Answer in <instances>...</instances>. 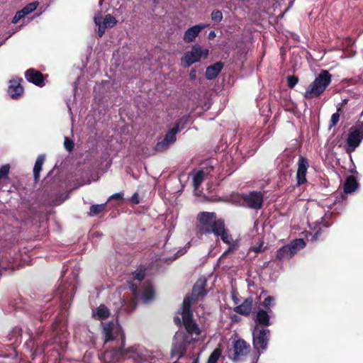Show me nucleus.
I'll list each match as a JSON object with an SVG mask.
<instances>
[{
  "label": "nucleus",
  "mask_w": 363,
  "mask_h": 363,
  "mask_svg": "<svg viewBox=\"0 0 363 363\" xmlns=\"http://www.w3.org/2000/svg\"><path fill=\"white\" fill-rule=\"evenodd\" d=\"M22 79L13 77L9 81L8 94L13 99H18L23 95V88L21 86Z\"/></svg>",
  "instance_id": "9b49d317"
},
{
  "label": "nucleus",
  "mask_w": 363,
  "mask_h": 363,
  "mask_svg": "<svg viewBox=\"0 0 363 363\" xmlns=\"http://www.w3.org/2000/svg\"><path fill=\"white\" fill-rule=\"evenodd\" d=\"M64 146L65 149L68 151H72L74 147V143L72 140H69L68 138H65L64 142Z\"/></svg>",
  "instance_id": "f704fd0d"
},
{
  "label": "nucleus",
  "mask_w": 363,
  "mask_h": 363,
  "mask_svg": "<svg viewBox=\"0 0 363 363\" xmlns=\"http://www.w3.org/2000/svg\"><path fill=\"white\" fill-rule=\"evenodd\" d=\"M216 37V33L214 31H211L209 33H208V38L209 39H213Z\"/></svg>",
  "instance_id": "49530a36"
},
{
  "label": "nucleus",
  "mask_w": 363,
  "mask_h": 363,
  "mask_svg": "<svg viewBox=\"0 0 363 363\" xmlns=\"http://www.w3.org/2000/svg\"><path fill=\"white\" fill-rule=\"evenodd\" d=\"M103 333L105 342L120 337L121 345L118 348L107 350L104 354V359L106 363H116L122 358L130 359L136 363H148L145 359L147 349L140 345H135L128 347H124L125 337L121 328L113 323L103 324Z\"/></svg>",
  "instance_id": "f03ea898"
},
{
  "label": "nucleus",
  "mask_w": 363,
  "mask_h": 363,
  "mask_svg": "<svg viewBox=\"0 0 363 363\" xmlns=\"http://www.w3.org/2000/svg\"><path fill=\"white\" fill-rule=\"evenodd\" d=\"M185 252H186V250H178L177 252L176 256L172 259H177L179 256L184 255Z\"/></svg>",
  "instance_id": "c03bdc74"
},
{
  "label": "nucleus",
  "mask_w": 363,
  "mask_h": 363,
  "mask_svg": "<svg viewBox=\"0 0 363 363\" xmlns=\"http://www.w3.org/2000/svg\"><path fill=\"white\" fill-rule=\"evenodd\" d=\"M268 311L264 310L263 308H259L256 318H255V325H258L259 326L266 328L270 325L269 315Z\"/></svg>",
  "instance_id": "dca6fc26"
},
{
  "label": "nucleus",
  "mask_w": 363,
  "mask_h": 363,
  "mask_svg": "<svg viewBox=\"0 0 363 363\" xmlns=\"http://www.w3.org/2000/svg\"><path fill=\"white\" fill-rule=\"evenodd\" d=\"M163 354L160 350H147V354L145 359L148 363H155L156 361L162 358Z\"/></svg>",
  "instance_id": "393cba45"
},
{
  "label": "nucleus",
  "mask_w": 363,
  "mask_h": 363,
  "mask_svg": "<svg viewBox=\"0 0 363 363\" xmlns=\"http://www.w3.org/2000/svg\"><path fill=\"white\" fill-rule=\"evenodd\" d=\"M333 190L326 191L325 194H328L329 193H332Z\"/></svg>",
  "instance_id": "8fccbe9b"
},
{
  "label": "nucleus",
  "mask_w": 363,
  "mask_h": 363,
  "mask_svg": "<svg viewBox=\"0 0 363 363\" xmlns=\"http://www.w3.org/2000/svg\"><path fill=\"white\" fill-rule=\"evenodd\" d=\"M233 247H230L229 249L228 250H226L225 252H223V257L225 256L226 255H228V253H229L231 250H232Z\"/></svg>",
  "instance_id": "de8ad7c7"
},
{
  "label": "nucleus",
  "mask_w": 363,
  "mask_h": 363,
  "mask_svg": "<svg viewBox=\"0 0 363 363\" xmlns=\"http://www.w3.org/2000/svg\"><path fill=\"white\" fill-rule=\"evenodd\" d=\"M326 203L325 206H329L330 208H332V206H334L336 204V199H334V196H330L325 200Z\"/></svg>",
  "instance_id": "58836bf2"
},
{
  "label": "nucleus",
  "mask_w": 363,
  "mask_h": 363,
  "mask_svg": "<svg viewBox=\"0 0 363 363\" xmlns=\"http://www.w3.org/2000/svg\"><path fill=\"white\" fill-rule=\"evenodd\" d=\"M208 55V50L199 45H194L191 50L184 52L181 59V65L184 67H189L191 65L199 62L202 58L205 59Z\"/></svg>",
  "instance_id": "39448f33"
},
{
  "label": "nucleus",
  "mask_w": 363,
  "mask_h": 363,
  "mask_svg": "<svg viewBox=\"0 0 363 363\" xmlns=\"http://www.w3.org/2000/svg\"><path fill=\"white\" fill-rule=\"evenodd\" d=\"M293 257L306 246V242L302 238L294 239L288 244Z\"/></svg>",
  "instance_id": "5701e85b"
},
{
  "label": "nucleus",
  "mask_w": 363,
  "mask_h": 363,
  "mask_svg": "<svg viewBox=\"0 0 363 363\" xmlns=\"http://www.w3.org/2000/svg\"><path fill=\"white\" fill-rule=\"evenodd\" d=\"M58 292H59V294H63V293H64V291H63V289H60H60H58Z\"/></svg>",
  "instance_id": "09e8293b"
},
{
  "label": "nucleus",
  "mask_w": 363,
  "mask_h": 363,
  "mask_svg": "<svg viewBox=\"0 0 363 363\" xmlns=\"http://www.w3.org/2000/svg\"><path fill=\"white\" fill-rule=\"evenodd\" d=\"M222 350L220 348H216L213 350L209 356L208 363H216L221 355Z\"/></svg>",
  "instance_id": "473e14b6"
},
{
  "label": "nucleus",
  "mask_w": 363,
  "mask_h": 363,
  "mask_svg": "<svg viewBox=\"0 0 363 363\" xmlns=\"http://www.w3.org/2000/svg\"><path fill=\"white\" fill-rule=\"evenodd\" d=\"M235 359L247 354L250 351V345L243 340H238L234 342Z\"/></svg>",
  "instance_id": "ddd939ff"
},
{
  "label": "nucleus",
  "mask_w": 363,
  "mask_h": 363,
  "mask_svg": "<svg viewBox=\"0 0 363 363\" xmlns=\"http://www.w3.org/2000/svg\"><path fill=\"white\" fill-rule=\"evenodd\" d=\"M211 18L213 21L219 23L222 21L223 16L220 11L215 10L211 13Z\"/></svg>",
  "instance_id": "72a5a7b5"
},
{
  "label": "nucleus",
  "mask_w": 363,
  "mask_h": 363,
  "mask_svg": "<svg viewBox=\"0 0 363 363\" xmlns=\"http://www.w3.org/2000/svg\"><path fill=\"white\" fill-rule=\"evenodd\" d=\"M223 68L220 62H217L213 65L209 66L206 71V77L208 79H213L217 77Z\"/></svg>",
  "instance_id": "4be33fe9"
},
{
  "label": "nucleus",
  "mask_w": 363,
  "mask_h": 363,
  "mask_svg": "<svg viewBox=\"0 0 363 363\" xmlns=\"http://www.w3.org/2000/svg\"><path fill=\"white\" fill-rule=\"evenodd\" d=\"M189 77L191 80H195L196 78V72L195 69H191L189 74Z\"/></svg>",
  "instance_id": "37998d69"
},
{
  "label": "nucleus",
  "mask_w": 363,
  "mask_h": 363,
  "mask_svg": "<svg viewBox=\"0 0 363 363\" xmlns=\"http://www.w3.org/2000/svg\"><path fill=\"white\" fill-rule=\"evenodd\" d=\"M106 203L93 205L90 207L89 216H94L101 213L105 209Z\"/></svg>",
  "instance_id": "c756f323"
},
{
  "label": "nucleus",
  "mask_w": 363,
  "mask_h": 363,
  "mask_svg": "<svg viewBox=\"0 0 363 363\" xmlns=\"http://www.w3.org/2000/svg\"><path fill=\"white\" fill-rule=\"evenodd\" d=\"M328 184H329L328 181H325V179L322 180V179H319V189L320 188V186L322 185L324 186V187L325 189H327Z\"/></svg>",
  "instance_id": "79ce46f5"
},
{
  "label": "nucleus",
  "mask_w": 363,
  "mask_h": 363,
  "mask_svg": "<svg viewBox=\"0 0 363 363\" xmlns=\"http://www.w3.org/2000/svg\"><path fill=\"white\" fill-rule=\"evenodd\" d=\"M174 363H179L178 361H175Z\"/></svg>",
  "instance_id": "13d9d810"
},
{
  "label": "nucleus",
  "mask_w": 363,
  "mask_h": 363,
  "mask_svg": "<svg viewBox=\"0 0 363 363\" xmlns=\"http://www.w3.org/2000/svg\"><path fill=\"white\" fill-rule=\"evenodd\" d=\"M258 357H259V356L256 358V361L254 363H256V362L257 361Z\"/></svg>",
  "instance_id": "4d7b16f0"
},
{
  "label": "nucleus",
  "mask_w": 363,
  "mask_h": 363,
  "mask_svg": "<svg viewBox=\"0 0 363 363\" xmlns=\"http://www.w3.org/2000/svg\"><path fill=\"white\" fill-rule=\"evenodd\" d=\"M234 301H235V303H238V300H237V298H234Z\"/></svg>",
  "instance_id": "5fc2aeb1"
},
{
  "label": "nucleus",
  "mask_w": 363,
  "mask_h": 363,
  "mask_svg": "<svg viewBox=\"0 0 363 363\" xmlns=\"http://www.w3.org/2000/svg\"><path fill=\"white\" fill-rule=\"evenodd\" d=\"M275 305V298L273 296L267 297L263 302L261 303V306L263 307L265 311L271 312V308Z\"/></svg>",
  "instance_id": "c85d7f7f"
},
{
  "label": "nucleus",
  "mask_w": 363,
  "mask_h": 363,
  "mask_svg": "<svg viewBox=\"0 0 363 363\" xmlns=\"http://www.w3.org/2000/svg\"><path fill=\"white\" fill-rule=\"evenodd\" d=\"M288 86L293 88L298 82V78L294 76H289L287 78Z\"/></svg>",
  "instance_id": "c9c22d12"
},
{
  "label": "nucleus",
  "mask_w": 363,
  "mask_h": 363,
  "mask_svg": "<svg viewBox=\"0 0 363 363\" xmlns=\"http://www.w3.org/2000/svg\"><path fill=\"white\" fill-rule=\"evenodd\" d=\"M214 235L220 237L221 240L227 244L230 245L233 242V238L226 230L224 223H223L222 229H220L217 233H215Z\"/></svg>",
  "instance_id": "bb28decb"
},
{
  "label": "nucleus",
  "mask_w": 363,
  "mask_h": 363,
  "mask_svg": "<svg viewBox=\"0 0 363 363\" xmlns=\"http://www.w3.org/2000/svg\"><path fill=\"white\" fill-rule=\"evenodd\" d=\"M110 315L109 309L104 304H101L99 307L94 309L92 316L97 320H104L107 318Z\"/></svg>",
  "instance_id": "6ab92c4d"
},
{
  "label": "nucleus",
  "mask_w": 363,
  "mask_h": 363,
  "mask_svg": "<svg viewBox=\"0 0 363 363\" xmlns=\"http://www.w3.org/2000/svg\"><path fill=\"white\" fill-rule=\"evenodd\" d=\"M25 77L28 81L38 86H42L44 84L43 74L38 71L28 69L26 72Z\"/></svg>",
  "instance_id": "2eb2a0df"
},
{
  "label": "nucleus",
  "mask_w": 363,
  "mask_h": 363,
  "mask_svg": "<svg viewBox=\"0 0 363 363\" xmlns=\"http://www.w3.org/2000/svg\"><path fill=\"white\" fill-rule=\"evenodd\" d=\"M340 120V114L337 112L332 115L330 119V127L335 126Z\"/></svg>",
  "instance_id": "4c0bfd02"
},
{
  "label": "nucleus",
  "mask_w": 363,
  "mask_h": 363,
  "mask_svg": "<svg viewBox=\"0 0 363 363\" xmlns=\"http://www.w3.org/2000/svg\"><path fill=\"white\" fill-rule=\"evenodd\" d=\"M204 292V282L199 280L193 288L192 295L186 296L183 301L182 307L178 314L181 315L174 318V322L177 325H184L185 332L178 331L174 337L171 354L178 359L182 357L186 350V347L195 342L201 340V329L192 319V313L190 308L194 301V296L203 295Z\"/></svg>",
  "instance_id": "f257e3e1"
},
{
  "label": "nucleus",
  "mask_w": 363,
  "mask_h": 363,
  "mask_svg": "<svg viewBox=\"0 0 363 363\" xmlns=\"http://www.w3.org/2000/svg\"><path fill=\"white\" fill-rule=\"evenodd\" d=\"M304 96L306 99L318 96V77H315L313 83L307 88Z\"/></svg>",
  "instance_id": "a878e982"
},
{
  "label": "nucleus",
  "mask_w": 363,
  "mask_h": 363,
  "mask_svg": "<svg viewBox=\"0 0 363 363\" xmlns=\"http://www.w3.org/2000/svg\"><path fill=\"white\" fill-rule=\"evenodd\" d=\"M131 201H132L133 203H139L138 194H135L132 196Z\"/></svg>",
  "instance_id": "a18cd8bd"
},
{
  "label": "nucleus",
  "mask_w": 363,
  "mask_h": 363,
  "mask_svg": "<svg viewBox=\"0 0 363 363\" xmlns=\"http://www.w3.org/2000/svg\"><path fill=\"white\" fill-rule=\"evenodd\" d=\"M179 132V125H176L174 128L170 129L165 137L157 143L156 150L158 151H163L168 148L176 141V135Z\"/></svg>",
  "instance_id": "1a4fd4ad"
},
{
  "label": "nucleus",
  "mask_w": 363,
  "mask_h": 363,
  "mask_svg": "<svg viewBox=\"0 0 363 363\" xmlns=\"http://www.w3.org/2000/svg\"><path fill=\"white\" fill-rule=\"evenodd\" d=\"M94 235H98L99 233H94Z\"/></svg>",
  "instance_id": "6e6d98bb"
},
{
  "label": "nucleus",
  "mask_w": 363,
  "mask_h": 363,
  "mask_svg": "<svg viewBox=\"0 0 363 363\" xmlns=\"http://www.w3.org/2000/svg\"><path fill=\"white\" fill-rule=\"evenodd\" d=\"M292 257L293 255L288 244L277 250L276 252V258L279 261L289 260Z\"/></svg>",
  "instance_id": "412c9836"
},
{
  "label": "nucleus",
  "mask_w": 363,
  "mask_h": 363,
  "mask_svg": "<svg viewBox=\"0 0 363 363\" xmlns=\"http://www.w3.org/2000/svg\"><path fill=\"white\" fill-rule=\"evenodd\" d=\"M317 235H318V231L314 233L313 238H315L317 236Z\"/></svg>",
  "instance_id": "864d4df0"
},
{
  "label": "nucleus",
  "mask_w": 363,
  "mask_h": 363,
  "mask_svg": "<svg viewBox=\"0 0 363 363\" xmlns=\"http://www.w3.org/2000/svg\"><path fill=\"white\" fill-rule=\"evenodd\" d=\"M206 27V24L201 23L189 28L185 31L184 34V41L187 43L194 41L196 38L201 33V31L205 29Z\"/></svg>",
  "instance_id": "f8f14e48"
},
{
  "label": "nucleus",
  "mask_w": 363,
  "mask_h": 363,
  "mask_svg": "<svg viewBox=\"0 0 363 363\" xmlns=\"http://www.w3.org/2000/svg\"><path fill=\"white\" fill-rule=\"evenodd\" d=\"M155 4H158L160 0H152Z\"/></svg>",
  "instance_id": "603ef678"
},
{
  "label": "nucleus",
  "mask_w": 363,
  "mask_h": 363,
  "mask_svg": "<svg viewBox=\"0 0 363 363\" xmlns=\"http://www.w3.org/2000/svg\"><path fill=\"white\" fill-rule=\"evenodd\" d=\"M332 213L328 214L325 213V216L322 218V220L319 222V226L322 225L323 227H329L332 224ZM320 230V228L319 227V230ZM320 234V232L319 231V235Z\"/></svg>",
  "instance_id": "2f4dec72"
},
{
  "label": "nucleus",
  "mask_w": 363,
  "mask_h": 363,
  "mask_svg": "<svg viewBox=\"0 0 363 363\" xmlns=\"http://www.w3.org/2000/svg\"><path fill=\"white\" fill-rule=\"evenodd\" d=\"M269 330L255 325L252 331L253 345L255 349L266 350L269 340Z\"/></svg>",
  "instance_id": "423d86ee"
},
{
  "label": "nucleus",
  "mask_w": 363,
  "mask_h": 363,
  "mask_svg": "<svg viewBox=\"0 0 363 363\" xmlns=\"http://www.w3.org/2000/svg\"><path fill=\"white\" fill-rule=\"evenodd\" d=\"M197 219L199 221L197 228L201 233H215L223 228L224 221L222 219H217L215 213L202 212L200 213Z\"/></svg>",
  "instance_id": "20e7f679"
},
{
  "label": "nucleus",
  "mask_w": 363,
  "mask_h": 363,
  "mask_svg": "<svg viewBox=\"0 0 363 363\" xmlns=\"http://www.w3.org/2000/svg\"><path fill=\"white\" fill-rule=\"evenodd\" d=\"M308 167V162L306 159L300 157L297 170V180L299 184L306 181V173Z\"/></svg>",
  "instance_id": "f3484780"
},
{
  "label": "nucleus",
  "mask_w": 363,
  "mask_h": 363,
  "mask_svg": "<svg viewBox=\"0 0 363 363\" xmlns=\"http://www.w3.org/2000/svg\"><path fill=\"white\" fill-rule=\"evenodd\" d=\"M38 1H34L26 5L23 9H21L24 16H26L36 9L38 6Z\"/></svg>",
  "instance_id": "7c9ffc66"
},
{
  "label": "nucleus",
  "mask_w": 363,
  "mask_h": 363,
  "mask_svg": "<svg viewBox=\"0 0 363 363\" xmlns=\"http://www.w3.org/2000/svg\"><path fill=\"white\" fill-rule=\"evenodd\" d=\"M262 247H263V242L261 241L259 243L254 247H252L251 250L254 251L256 253L260 252L262 251Z\"/></svg>",
  "instance_id": "ea45409f"
},
{
  "label": "nucleus",
  "mask_w": 363,
  "mask_h": 363,
  "mask_svg": "<svg viewBox=\"0 0 363 363\" xmlns=\"http://www.w3.org/2000/svg\"><path fill=\"white\" fill-rule=\"evenodd\" d=\"M205 177L206 173L203 170H195L192 172L193 185L195 191L199 189Z\"/></svg>",
  "instance_id": "b1692460"
},
{
  "label": "nucleus",
  "mask_w": 363,
  "mask_h": 363,
  "mask_svg": "<svg viewBox=\"0 0 363 363\" xmlns=\"http://www.w3.org/2000/svg\"><path fill=\"white\" fill-rule=\"evenodd\" d=\"M144 276V272L142 270L135 272L132 274L131 281L129 282V284L133 295L136 298H140L144 303H147L155 298V291L152 284L146 281L143 284L141 291H138V283L140 282Z\"/></svg>",
  "instance_id": "7ed1b4c3"
},
{
  "label": "nucleus",
  "mask_w": 363,
  "mask_h": 363,
  "mask_svg": "<svg viewBox=\"0 0 363 363\" xmlns=\"http://www.w3.org/2000/svg\"><path fill=\"white\" fill-rule=\"evenodd\" d=\"M24 14L23 13L22 11H18L15 14L14 17L12 19V23L16 24L17 23L21 18L24 17Z\"/></svg>",
  "instance_id": "e433bc0d"
},
{
  "label": "nucleus",
  "mask_w": 363,
  "mask_h": 363,
  "mask_svg": "<svg viewBox=\"0 0 363 363\" xmlns=\"http://www.w3.org/2000/svg\"><path fill=\"white\" fill-rule=\"evenodd\" d=\"M359 186V184L356 178L351 175L347 177L344 183V192L345 194H351L354 192Z\"/></svg>",
  "instance_id": "aec40b11"
},
{
  "label": "nucleus",
  "mask_w": 363,
  "mask_h": 363,
  "mask_svg": "<svg viewBox=\"0 0 363 363\" xmlns=\"http://www.w3.org/2000/svg\"><path fill=\"white\" fill-rule=\"evenodd\" d=\"M45 161V156L44 155H39L35 161V164L33 168V174L35 177V179L37 180L39 177V174L42 169L43 164Z\"/></svg>",
  "instance_id": "cd10ccee"
},
{
  "label": "nucleus",
  "mask_w": 363,
  "mask_h": 363,
  "mask_svg": "<svg viewBox=\"0 0 363 363\" xmlns=\"http://www.w3.org/2000/svg\"><path fill=\"white\" fill-rule=\"evenodd\" d=\"M94 23L98 26L99 36L101 37L106 29L113 28L117 23V21L111 14H107L103 18L101 14L99 13L94 16Z\"/></svg>",
  "instance_id": "6e6552de"
},
{
  "label": "nucleus",
  "mask_w": 363,
  "mask_h": 363,
  "mask_svg": "<svg viewBox=\"0 0 363 363\" xmlns=\"http://www.w3.org/2000/svg\"><path fill=\"white\" fill-rule=\"evenodd\" d=\"M252 306V299L247 298L242 304L235 307L234 311L241 315H247L251 312Z\"/></svg>",
  "instance_id": "a211bd4d"
},
{
  "label": "nucleus",
  "mask_w": 363,
  "mask_h": 363,
  "mask_svg": "<svg viewBox=\"0 0 363 363\" xmlns=\"http://www.w3.org/2000/svg\"><path fill=\"white\" fill-rule=\"evenodd\" d=\"M122 199H123L122 194H118H118H113L112 196H111L109 197V200H111V199H118V200H121Z\"/></svg>",
  "instance_id": "a19ab883"
},
{
  "label": "nucleus",
  "mask_w": 363,
  "mask_h": 363,
  "mask_svg": "<svg viewBox=\"0 0 363 363\" xmlns=\"http://www.w3.org/2000/svg\"><path fill=\"white\" fill-rule=\"evenodd\" d=\"M363 140V122L352 126L347 139V145L349 147L348 151L354 150L359 145Z\"/></svg>",
  "instance_id": "0eeeda50"
},
{
  "label": "nucleus",
  "mask_w": 363,
  "mask_h": 363,
  "mask_svg": "<svg viewBox=\"0 0 363 363\" xmlns=\"http://www.w3.org/2000/svg\"><path fill=\"white\" fill-rule=\"evenodd\" d=\"M331 74L328 70L322 69L319 72V96L323 94L331 83Z\"/></svg>",
  "instance_id": "4468645a"
},
{
  "label": "nucleus",
  "mask_w": 363,
  "mask_h": 363,
  "mask_svg": "<svg viewBox=\"0 0 363 363\" xmlns=\"http://www.w3.org/2000/svg\"><path fill=\"white\" fill-rule=\"evenodd\" d=\"M199 362V360L198 359H195L192 363H198Z\"/></svg>",
  "instance_id": "3c124183"
},
{
  "label": "nucleus",
  "mask_w": 363,
  "mask_h": 363,
  "mask_svg": "<svg viewBox=\"0 0 363 363\" xmlns=\"http://www.w3.org/2000/svg\"><path fill=\"white\" fill-rule=\"evenodd\" d=\"M242 198L245 203L251 208H260L263 202V196L260 192L252 191L243 194Z\"/></svg>",
  "instance_id": "9d476101"
}]
</instances>
